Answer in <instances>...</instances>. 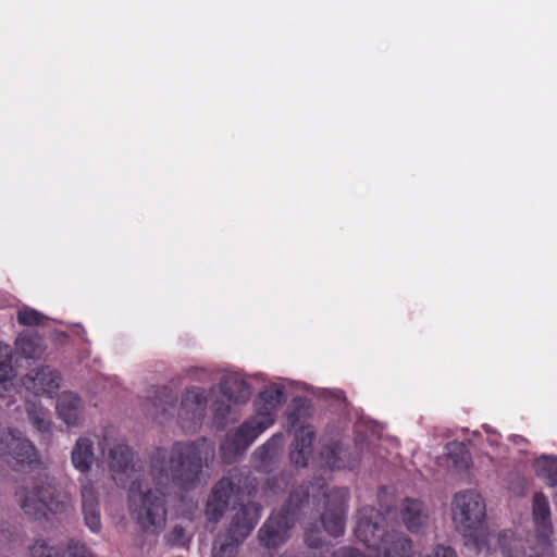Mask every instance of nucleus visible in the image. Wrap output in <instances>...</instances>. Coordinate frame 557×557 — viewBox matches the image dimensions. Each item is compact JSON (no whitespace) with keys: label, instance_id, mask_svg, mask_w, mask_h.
<instances>
[{"label":"nucleus","instance_id":"27","mask_svg":"<svg viewBox=\"0 0 557 557\" xmlns=\"http://www.w3.org/2000/svg\"><path fill=\"white\" fill-rule=\"evenodd\" d=\"M82 509L85 524L91 532L99 533L102 528L99 505H85Z\"/></svg>","mask_w":557,"mask_h":557},{"label":"nucleus","instance_id":"1","mask_svg":"<svg viewBox=\"0 0 557 557\" xmlns=\"http://www.w3.org/2000/svg\"><path fill=\"white\" fill-rule=\"evenodd\" d=\"M116 485L126 487L128 482V508L132 517L145 532L158 533L166 522L165 497L170 485L181 491L195 490L201 481L205 461L208 458L206 438L191 442H175L165 458L158 449L151 459V475L156 488L144 490L136 476L134 451L124 442H119L113 426H106L98 441Z\"/></svg>","mask_w":557,"mask_h":557},{"label":"nucleus","instance_id":"12","mask_svg":"<svg viewBox=\"0 0 557 557\" xmlns=\"http://www.w3.org/2000/svg\"><path fill=\"white\" fill-rule=\"evenodd\" d=\"M261 511L262 507L258 503L248 502L242 505L232 518L228 536L237 543L243 542L259 522Z\"/></svg>","mask_w":557,"mask_h":557},{"label":"nucleus","instance_id":"9","mask_svg":"<svg viewBox=\"0 0 557 557\" xmlns=\"http://www.w3.org/2000/svg\"><path fill=\"white\" fill-rule=\"evenodd\" d=\"M240 479L232 475L220 479L213 486L207 502V515L211 520L219 521L226 511L230 499L237 488L238 495L251 496L256 492L255 485H246L245 490L239 487Z\"/></svg>","mask_w":557,"mask_h":557},{"label":"nucleus","instance_id":"31","mask_svg":"<svg viewBox=\"0 0 557 557\" xmlns=\"http://www.w3.org/2000/svg\"><path fill=\"white\" fill-rule=\"evenodd\" d=\"M81 494H82V506H85V505H99V502H98V493L94 486V484L86 480V481H82V490H81Z\"/></svg>","mask_w":557,"mask_h":557},{"label":"nucleus","instance_id":"14","mask_svg":"<svg viewBox=\"0 0 557 557\" xmlns=\"http://www.w3.org/2000/svg\"><path fill=\"white\" fill-rule=\"evenodd\" d=\"M314 440L315 432L311 426L307 425L296 430L289 453L292 463L297 467L308 465L313 453Z\"/></svg>","mask_w":557,"mask_h":557},{"label":"nucleus","instance_id":"36","mask_svg":"<svg viewBox=\"0 0 557 557\" xmlns=\"http://www.w3.org/2000/svg\"><path fill=\"white\" fill-rule=\"evenodd\" d=\"M174 531H175V532H177V531H178L180 533H182V532H183V528H177V527H176V528L174 529Z\"/></svg>","mask_w":557,"mask_h":557},{"label":"nucleus","instance_id":"4","mask_svg":"<svg viewBox=\"0 0 557 557\" xmlns=\"http://www.w3.org/2000/svg\"><path fill=\"white\" fill-rule=\"evenodd\" d=\"M309 504V490L299 486L290 492L287 500L277 512H273L258 531L260 544L267 548H277L289 537L302 508Z\"/></svg>","mask_w":557,"mask_h":557},{"label":"nucleus","instance_id":"13","mask_svg":"<svg viewBox=\"0 0 557 557\" xmlns=\"http://www.w3.org/2000/svg\"><path fill=\"white\" fill-rule=\"evenodd\" d=\"M30 557H96L90 549L79 541L71 540L66 548L49 545L39 539L29 547Z\"/></svg>","mask_w":557,"mask_h":557},{"label":"nucleus","instance_id":"6","mask_svg":"<svg viewBox=\"0 0 557 557\" xmlns=\"http://www.w3.org/2000/svg\"><path fill=\"white\" fill-rule=\"evenodd\" d=\"M0 457L14 468L32 467L39 461L35 445L22 432L12 429L0 435Z\"/></svg>","mask_w":557,"mask_h":557},{"label":"nucleus","instance_id":"16","mask_svg":"<svg viewBox=\"0 0 557 557\" xmlns=\"http://www.w3.org/2000/svg\"><path fill=\"white\" fill-rule=\"evenodd\" d=\"M71 462L82 474H87L95 462L94 443L86 436L76 440L72 451Z\"/></svg>","mask_w":557,"mask_h":557},{"label":"nucleus","instance_id":"3","mask_svg":"<svg viewBox=\"0 0 557 557\" xmlns=\"http://www.w3.org/2000/svg\"><path fill=\"white\" fill-rule=\"evenodd\" d=\"M15 496L23 512L34 521H49L50 516L64 513L71 504L70 495L59 490L55 479L47 474L25 482Z\"/></svg>","mask_w":557,"mask_h":557},{"label":"nucleus","instance_id":"30","mask_svg":"<svg viewBox=\"0 0 557 557\" xmlns=\"http://www.w3.org/2000/svg\"><path fill=\"white\" fill-rule=\"evenodd\" d=\"M260 398L270 409H275L284 401V392L281 388L272 387L263 391Z\"/></svg>","mask_w":557,"mask_h":557},{"label":"nucleus","instance_id":"2","mask_svg":"<svg viewBox=\"0 0 557 557\" xmlns=\"http://www.w3.org/2000/svg\"><path fill=\"white\" fill-rule=\"evenodd\" d=\"M451 513L457 530L468 539V543H471L478 553L485 552L492 555L497 548L505 553V542L509 537V532H485L486 505L480 493L473 490L457 493L453 499Z\"/></svg>","mask_w":557,"mask_h":557},{"label":"nucleus","instance_id":"19","mask_svg":"<svg viewBox=\"0 0 557 557\" xmlns=\"http://www.w3.org/2000/svg\"><path fill=\"white\" fill-rule=\"evenodd\" d=\"M13 350L10 345L0 342V397L11 395L14 389L15 371L12 366Z\"/></svg>","mask_w":557,"mask_h":557},{"label":"nucleus","instance_id":"28","mask_svg":"<svg viewBox=\"0 0 557 557\" xmlns=\"http://www.w3.org/2000/svg\"><path fill=\"white\" fill-rule=\"evenodd\" d=\"M28 418L34 428H36L38 431H49L51 421L48 417V413L41 408L28 410Z\"/></svg>","mask_w":557,"mask_h":557},{"label":"nucleus","instance_id":"15","mask_svg":"<svg viewBox=\"0 0 557 557\" xmlns=\"http://www.w3.org/2000/svg\"><path fill=\"white\" fill-rule=\"evenodd\" d=\"M83 401L79 396L72 392H63L57 400L59 418L69 426L81 424Z\"/></svg>","mask_w":557,"mask_h":557},{"label":"nucleus","instance_id":"22","mask_svg":"<svg viewBox=\"0 0 557 557\" xmlns=\"http://www.w3.org/2000/svg\"><path fill=\"white\" fill-rule=\"evenodd\" d=\"M536 473L548 486H557V458L542 456L535 462Z\"/></svg>","mask_w":557,"mask_h":557},{"label":"nucleus","instance_id":"8","mask_svg":"<svg viewBox=\"0 0 557 557\" xmlns=\"http://www.w3.org/2000/svg\"><path fill=\"white\" fill-rule=\"evenodd\" d=\"M325 510L321 515L324 530L333 537L342 536L346 527L349 491L345 487H334L324 494Z\"/></svg>","mask_w":557,"mask_h":557},{"label":"nucleus","instance_id":"29","mask_svg":"<svg viewBox=\"0 0 557 557\" xmlns=\"http://www.w3.org/2000/svg\"><path fill=\"white\" fill-rule=\"evenodd\" d=\"M17 321L22 325L35 326L44 323V315L34 309H23L17 313Z\"/></svg>","mask_w":557,"mask_h":557},{"label":"nucleus","instance_id":"17","mask_svg":"<svg viewBox=\"0 0 557 557\" xmlns=\"http://www.w3.org/2000/svg\"><path fill=\"white\" fill-rule=\"evenodd\" d=\"M16 351L25 359L38 360L46 351V344L38 333L24 331L15 339Z\"/></svg>","mask_w":557,"mask_h":557},{"label":"nucleus","instance_id":"25","mask_svg":"<svg viewBox=\"0 0 557 557\" xmlns=\"http://www.w3.org/2000/svg\"><path fill=\"white\" fill-rule=\"evenodd\" d=\"M282 446H283V435L275 434L257 449L256 455H258V457L263 461L272 460L273 458H275L277 456Z\"/></svg>","mask_w":557,"mask_h":557},{"label":"nucleus","instance_id":"33","mask_svg":"<svg viewBox=\"0 0 557 557\" xmlns=\"http://www.w3.org/2000/svg\"><path fill=\"white\" fill-rule=\"evenodd\" d=\"M428 557H457V554L451 547L438 545Z\"/></svg>","mask_w":557,"mask_h":557},{"label":"nucleus","instance_id":"23","mask_svg":"<svg viewBox=\"0 0 557 557\" xmlns=\"http://www.w3.org/2000/svg\"><path fill=\"white\" fill-rule=\"evenodd\" d=\"M343 445L338 441H331L330 443L323 444L321 449V457L325 461V465L334 470L342 469L345 463L342 459Z\"/></svg>","mask_w":557,"mask_h":557},{"label":"nucleus","instance_id":"21","mask_svg":"<svg viewBox=\"0 0 557 557\" xmlns=\"http://www.w3.org/2000/svg\"><path fill=\"white\" fill-rule=\"evenodd\" d=\"M447 457L449 462L457 470H465L469 468L471 456L463 443L453 442L447 446Z\"/></svg>","mask_w":557,"mask_h":557},{"label":"nucleus","instance_id":"37","mask_svg":"<svg viewBox=\"0 0 557 557\" xmlns=\"http://www.w3.org/2000/svg\"><path fill=\"white\" fill-rule=\"evenodd\" d=\"M295 557H302V556H301V555H299V554H296V555H295Z\"/></svg>","mask_w":557,"mask_h":557},{"label":"nucleus","instance_id":"20","mask_svg":"<svg viewBox=\"0 0 557 557\" xmlns=\"http://www.w3.org/2000/svg\"><path fill=\"white\" fill-rule=\"evenodd\" d=\"M222 395L234 403H246L251 395L250 385L238 375H226L220 383Z\"/></svg>","mask_w":557,"mask_h":557},{"label":"nucleus","instance_id":"18","mask_svg":"<svg viewBox=\"0 0 557 557\" xmlns=\"http://www.w3.org/2000/svg\"><path fill=\"white\" fill-rule=\"evenodd\" d=\"M532 513L539 535L548 539L553 531L550 507L547 497L543 493L534 494Z\"/></svg>","mask_w":557,"mask_h":557},{"label":"nucleus","instance_id":"34","mask_svg":"<svg viewBox=\"0 0 557 557\" xmlns=\"http://www.w3.org/2000/svg\"><path fill=\"white\" fill-rule=\"evenodd\" d=\"M305 542L310 548H320L322 547V540L320 536L313 531H307L305 533Z\"/></svg>","mask_w":557,"mask_h":557},{"label":"nucleus","instance_id":"7","mask_svg":"<svg viewBox=\"0 0 557 557\" xmlns=\"http://www.w3.org/2000/svg\"><path fill=\"white\" fill-rule=\"evenodd\" d=\"M393 497L388 495L383 488L379 493V502L384 513L376 510L385 519V530H387V518L393 519L397 516V510L389 504V499ZM398 515L410 532H418L428 520V513L424 504L416 498H405L398 507Z\"/></svg>","mask_w":557,"mask_h":557},{"label":"nucleus","instance_id":"11","mask_svg":"<svg viewBox=\"0 0 557 557\" xmlns=\"http://www.w3.org/2000/svg\"><path fill=\"white\" fill-rule=\"evenodd\" d=\"M61 375L59 371L48 366L30 370L22 379L23 386L35 395L52 397L60 388Z\"/></svg>","mask_w":557,"mask_h":557},{"label":"nucleus","instance_id":"32","mask_svg":"<svg viewBox=\"0 0 557 557\" xmlns=\"http://www.w3.org/2000/svg\"><path fill=\"white\" fill-rule=\"evenodd\" d=\"M331 557H364V554L352 547H341Z\"/></svg>","mask_w":557,"mask_h":557},{"label":"nucleus","instance_id":"35","mask_svg":"<svg viewBox=\"0 0 557 557\" xmlns=\"http://www.w3.org/2000/svg\"><path fill=\"white\" fill-rule=\"evenodd\" d=\"M230 550H234V546L232 544H221L213 557H230Z\"/></svg>","mask_w":557,"mask_h":557},{"label":"nucleus","instance_id":"24","mask_svg":"<svg viewBox=\"0 0 557 557\" xmlns=\"http://www.w3.org/2000/svg\"><path fill=\"white\" fill-rule=\"evenodd\" d=\"M175 404L176 396L171 388L164 386L158 389L156 400L153 401V406L158 412L161 414L170 413V410L175 408Z\"/></svg>","mask_w":557,"mask_h":557},{"label":"nucleus","instance_id":"5","mask_svg":"<svg viewBox=\"0 0 557 557\" xmlns=\"http://www.w3.org/2000/svg\"><path fill=\"white\" fill-rule=\"evenodd\" d=\"M274 421L271 411L260 412L257 417L244 421L238 428L230 430L221 444L223 460L231 462L242 455Z\"/></svg>","mask_w":557,"mask_h":557},{"label":"nucleus","instance_id":"26","mask_svg":"<svg viewBox=\"0 0 557 557\" xmlns=\"http://www.w3.org/2000/svg\"><path fill=\"white\" fill-rule=\"evenodd\" d=\"M231 400L218 398L213 405V422L219 430H223L227 423V417L231 412Z\"/></svg>","mask_w":557,"mask_h":557},{"label":"nucleus","instance_id":"10","mask_svg":"<svg viewBox=\"0 0 557 557\" xmlns=\"http://www.w3.org/2000/svg\"><path fill=\"white\" fill-rule=\"evenodd\" d=\"M207 404L208 397L203 388L188 387L182 397L177 413L182 428L190 431L200 426L206 416Z\"/></svg>","mask_w":557,"mask_h":557}]
</instances>
